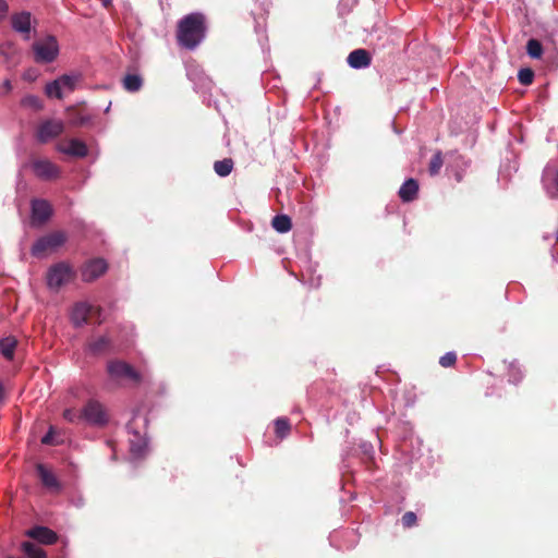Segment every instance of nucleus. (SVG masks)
Segmentation results:
<instances>
[{"label": "nucleus", "mask_w": 558, "mask_h": 558, "mask_svg": "<svg viewBox=\"0 0 558 558\" xmlns=\"http://www.w3.org/2000/svg\"><path fill=\"white\" fill-rule=\"evenodd\" d=\"M555 183H556V186L558 189V170H557V173H556Z\"/></svg>", "instance_id": "obj_40"}, {"label": "nucleus", "mask_w": 558, "mask_h": 558, "mask_svg": "<svg viewBox=\"0 0 558 558\" xmlns=\"http://www.w3.org/2000/svg\"><path fill=\"white\" fill-rule=\"evenodd\" d=\"M59 150L63 154L78 158H83L88 154L86 144L76 138L70 140L65 145H60Z\"/></svg>", "instance_id": "obj_14"}, {"label": "nucleus", "mask_w": 558, "mask_h": 558, "mask_svg": "<svg viewBox=\"0 0 558 558\" xmlns=\"http://www.w3.org/2000/svg\"><path fill=\"white\" fill-rule=\"evenodd\" d=\"M100 313V307L94 306L87 302H78L72 310L71 319L76 327H81L84 324L92 322L94 317L97 318V324H101V319L99 318Z\"/></svg>", "instance_id": "obj_6"}, {"label": "nucleus", "mask_w": 558, "mask_h": 558, "mask_svg": "<svg viewBox=\"0 0 558 558\" xmlns=\"http://www.w3.org/2000/svg\"><path fill=\"white\" fill-rule=\"evenodd\" d=\"M26 535L41 544L50 545L56 543L58 536L56 532L46 526H35L26 532Z\"/></svg>", "instance_id": "obj_13"}, {"label": "nucleus", "mask_w": 558, "mask_h": 558, "mask_svg": "<svg viewBox=\"0 0 558 558\" xmlns=\"http://www.w3.org/2000/svg\"><path fill=\"white\" fill-rule=\"evenodd\" d=\"M57 80L60 83L62 90L66 89L69 92H73L78 82V76L64 74Z\"/></svg>", "instance_id": "obj_28"}, {"label": "nucleus", "mask_w": 558, "mask_h": 558, "mask_svg": "<svg viewBox=\"0 0 558 558\" xmlns=\"http://www.w3.org/2000/svg\"><path fill=\"white\" fill-rule=\"evenodd\" d=\"M8 558H14V557H8Z\"/></svg>", "instance_id": "obj_42"}, {"label": "nucleus", "mask_w": 558, "mask_h": 558, "mask_svg": "<svg viewBox=\"0 0 558 558\" xmlns=\"http://www.w3.org/2000/svg\"><path fill=\"white\" fill-rule=\"evenodd\" d=\"M17 345L14 337H7L0 340V352L7 360H12Z\"/></svg>", "instance_id": "obj_22"}, {"label": "nucleus", "mask_w": 558, "mask_h": 558, "mask_svg": "<svg viewBox=\"0 0 558 558\" xmlns=\"http://www.w3.org/2000/svg\"><path fill=\"white\" fill-rule=\"evenodd\" d=\"M24 104L35 107L37 110H40L43 108V105L38 97L36 96H28L24 99Z\"/></svg>", "instance_id": "obj_36"}, {"label": "nucleus", "mask_w": 558, "mask_h": 558, "mask_svg": "<svg viewBox=\"0 0 558 558\" xmlns=\"http://www.w3.org/2000/svg\"><path fill=\"white\" fill-rule=\"evenodd\" d=\"M233 160L231 158H225L222 160H217L214 163V170L219 177H227L233 170Z\"/></svg>", "instance_id": "obj_23"}, {"label": "nucleus", "mask_w": 558, "mask_h": 558, "mask_svg": "<svg viewBox=\"0 0 558 558\" xmlns=\"http://www.w3.org/2000/svg\"><path fill=\"white\" fill-rule=\"evenodd\" d=\"M52 215V207L46 199H34L32 202V218L35 222L45 223Z\"/></svg>", "instance_id": "obj_12"}, {"label": "nucleus", "mask_w": 558, "mask_h": 558, "mask_svg": "<svg viewBox=\"0 0 558 558\" xmlns=\"http://www.w3.org/2000/svg\"><path fill=\"white\" fill-rule=\"evenodd\" d=\"M444 165V157L441 151H437L433 155L429 165H428V171L432 175L437 174L441 167Z\"/></svg>", "instance_id": "obj_29"}, {"label": "nucleus", "mask_w": 558, "mask_h": 558, "mask_svg": "<svg viewBox=\"0 0 558 558\" xmlns=\"http://www.w3.org/2000/svg\"><path fill=\"white\" fill-rule=\"evenodd\" d=\"M11 24L14 31L28 35L31 32V13L22 12L14 14L11 17Z\"/></svg>", "instance_id": "obj_18"}, {"label": "nucleus", "mask_w": 558, "mask_h": 558, "mask_svg": "<svg viewBox=\"0 0 558 558\" xmlns=\"http://www.w3.org/2000/svg\"><path fill=\"white\" fill-rule=\"evenodd\" d=\"M74 275L73 269L66 263H57L47 271V286L49 289L58 291L62 286L72 281Z\"/></svg>", "instance_id": "obj_2"}, {"label": "nucleus", "mask_w": 558, "mask_h": 558, "mask_svg": "<svg viewBox=\"0 0 558 558\" xmlns=\"http://www.w3.org/2000/svg\"><path fill=\"white\" fill-rule=\"evenodd\" d=\"M460 180H461L460 175L458 173H456V181H460Z\"/></svg>", "instance_id": "obj_41"}, {"label": "nucleus", "mask_w": 558, "mask_h": 558, "mask_svg": "<svg viewBox=\"0 0 558 558\" xmlns=\"http://www.w3.org/2000/svg\"><path fill=\"white\" fill-rule=\"evenodd\" d=\"M111 345V340L108 337L102 336L97 340L90 342L88 344V348L93 354H102L110 351Z\"/></svg>", "instance_id": "obj_21"}, {"label": "nucleus", "mask_w": 558, "mask_h": 558, "mask_svg": "<svg viewBox=\"0 0 558 558\" xmlns=\"http://www.w3.org/2000/svg\"><path fill=\"white\" fill-rule=\"evenodd\" d=\"M12 84L10 80H5L0 86V95H7L11 92Z\"/></svg>", "instance_id": "obj_37"}, {"label": "nucleus", "mask_w": 558, "mask_h": 558, "mask_svg": "<svg viewBox=\"0 0 558 558\" xmlns=\"http://www.w3.org/2000/svg\"><path fill=\"white\" fill-rule=\"evenodd\" d=\"M123 88L129 93H136L143 86V78L138 74H126L122 81Z\"/></svg>", "instance_id": "obj_19"}, {"label": "nucleus", "mask_w": 558, "mask_h": 558, "mask_svg": "<svg viewBox=\"0 0 558 558\" xmlns=\"http://www.w3.org/2000/svg\"><path fill=\"white\" fill-rule=\"evenodd\" d=\"M41 442L45 445H58L59 441L54 439V434L52 427H50L49 432L43 437Z\"/></svg>", "instance_id": "obj_35"}, {"label": "nucleus", "mask_w": 558, "mask_h": 558, "mask_svg": "<svg viewBox=\"0 0 558 558\" xmlns=\"http://www.w3.org/2000/svg\"><path fill=\"white\" fill-rule=\"evenodd\" d=\"M33 51L37 63H50L58 57L59 45L56 37L49 35L45 39L35 41Z\"/></svg>", "instance_id": "obj_3"}, {"label": "nucleus", "mask_w": 558, "mask_h": 558, "mask_svg": "<svg viewBox=\"0 0 558 558\" xmlns=\"http://www.w3.org/2000/svg\"><path fill=\"white\" fill-rule=\"evenodd\" d=\"M518 80L522 85H531L534 80V72L530 68L521 69L518 73Z\"/></svg>", "instance_id": "obj_31"}, {"label": "nucleus", "mask_w": 558, "mask_h": 558, "mask_svg": "<svg viewBox=\"0 0 558 558\" xmlns=\"http://www.w3.org/2000/svg\"><path fill=\"white\" fill-rule=\"evenodd\" d=\"M32 169L37 178L45 181L56 180L60 175L59 167L49 159H34Z\"/></svg>", "instance_id": "obj_9"}, {"label": "nucleus", "mask_w": 558, "mask_h": 558, "mask_svg": "<svg viewBox=\"0 0 558 558\" xmlns=\"http://www.w3.org/2000/svg\"><path fill=\"white\" fill-rule=\"evenodd\" d=\"M46 95L48 97H56L58 99L63 98L62 88L58 80H54L46 85Z\"/></svg>", "instance_id": "obj_30"}, {"label": "nucleus", "mask_w": 558, "mask_h": 558, "mask_svg": "<svg viewBox=\"0 0 558 558\" xmlns=\"http://www.w3.org/2000/svg\"><path fill=\"white\" fill-rule=\"evenodd\" d=\"M68 236L63 231H54L39 238L32 246V254L36 257H41L48 251H54L62 246Z\"/></svg>", "instance_id": "obj_4"}, {"label": "nucleus", "mask_w": 558, "mask_h": 558, "mask_svg": "<svg viewBox=\"0 0 558 558\" xmlns=\"http://www.w3.org/2000/svg\"><path fill=\"white\" fill-rule=\"evenodd\" d=\"M371 62V54L365 49H355L348 56V63L353 69L366 68Z\"/></svg>", "instance_id": "obj_15"}, {"label": "nucleus", "mask_w": 558, "mask_h": 558, "mask_svg": "<svg viewBox=\"0 0 558 558\" xmlns=\"http://www.w3.org/2000/svg\"><path fill=\"white\" fill-rule=\"evenodd\" d=\"M136 439H130V450L135 456H141L146 447V440L138 433L134 434Z\"/></svg>", "instance_id": "obj_27"}, {"label": "nucleus", "mask_w": 558, "mask_h": 558, "mask_svg": "<svg viewBox=\"0 0 558 558\" xmlns=\"http://www.w3.org/2000/svg\"><path fill=\"white\" fill-rule=\"evenodd\" d=\"M102 5L109 9L112 5V0H100Z\"/></svg>", "instance_id": "obj_39"}, {"label": "nucleus", "mask_w": 558, "mask_h": 558, "mask_svg": "<svg viewBox=\"0 0 558 558\" xmlns=\"http://www.w3.org/2000/svg\"><path fill=\"white\" fill-rule=\"evenodd\" d=\"M401 522H402L403 527L410 529V527L416 525L417 517L413 511H407L402 515Z\"/></svg>", "instance_id": "obj_33"}, {"label": "nucleus", "mask_w": 558, "mask_h": 558, "mask_svg": "<svg viewBox=\"0 0 558 558\" xmlns=\"http://www.w3.org/2000/svg\"><path fill=\"white\" fill-rule=\"evenodd\" d=\"M22 549L28 558H46L44 549L32 542H24Z\"/></svg>", "instance_id": "obj_24"}, {"label": "nucleus", "mask_w": 558, "mask_h": 558, "mask_svg": "<svg viewBox=\"0 0 558 558\" xmlns=\"http://www.w3.org/2000/svg\"><path fill=\"white\" fill-rule=\"evenodd\" d=\"M64 131V124L62 121L49 119L43 121L36 131V138L39 143L45 144L49 141L58 137Z\"/></svg>", "instance_id": "obj_8"}, {"label": "nucleus", "mask_w": 558, "mask_h": 558, "mask_svg": "<svg viewBox=\"0 0 558 558\" xmlns=\"http://www.w3.org/2000/svg\"><path fill=\"white\" fill-rule=\"evenodd\" d=\"M526 52L533 59H539L543 54V46L539 40L531 38L526 44Z\"/></svg>", "instance_id": "obj_26"}, {"label": "nucleus", "mask_w": 558, "mask_h": 558, "mask_svg": "<svg viewBox=\"0 0 558 558\" xmlns=\"http://www.w3.org/2000/svg\"><path fill=\"white\" fill-rule=\"evenodd\" d=\"M63 417L65 421L70 423H80L83 420L82 410L76 411L74 409H66L63 412Z\"/></svg>", "instance_id": "obj_32"}, {"label": "nucleus", "mask_w": 558, "mask_h": 558, "mask_svg": "<svg viewBox=\"0 0 558 558\" xmlns=\"http://www.w3.org/2000/svg\"><path fill=\"white\" fill-rule=\"evenodd\" d=\"M206 32V16L203 13L193 12L186 14L177 25L175 37L178 45L187 50H193L204 40Z\"/></svg>", "instance_id": "obj_1"}, {"label": "nucleus", "mask_w": 558, "mask_h": 558, "mask_svg": "<svg viewBox=\"0 0 558 558\" xmlns=\"http://www.w3.org/2000/svg\"><path fill=\"white\" fill-rule=\"evenodd\" d=\"M108 269V264L102 258H94L88 260L81 272L82 280L85 282H93L102 276Z\"/></svg>", "instance_id": "obj_11"}, {"label": "nucleus", "mask_w": 558, "mask_h": 558, "mask_svg": "<svg viewBox=\"0 0 558 558\" xmlns=\"http://www.w3.org/2000/svg\"><path fill=\"white\" fill-rule=\"evenodd\" d=\"M107 372L114 380L130 379L135 384L142 381L141 374L129 363L121 360H111L107 363Z\"/></svg>", "instance_id": "obj_5"}, {"label": "nucleus", "mask_w": 558, "mask_h": 558, "mask_svg": "<svg viewBox=\"0 0 558 558\" xmlns=\"http://www.w3.org/2000/svg\"><path fill=\"white\" fill-rule=\"evenodd\" d=\"M291 430V424L287 417H279L275 421V433L277 437L284 438Z\"/></svg>", "instance_id": "obj_25"}, {"label": "nucleus", "mask_w": 558, "mask_h": 558, "mask_svg": "<svg viewBox=\"0 0 558 558\" xmlns=\"http://www.w3.org/2000/svg\"><path fill=\"white\" fill-rule=\"evenodd\" d=\"M8 12V4L4 0H0V19L3 17Z\"/></svg>", "instance_id": "obj_38"}, {"label": "nucleus", "mask_w": 558, "mask_h": 558, "mask_svg": "<svg viewBox=\"0 0 558 558\" xmlns=\"http://www.w3.org/2000/svg\"><path fill=\"white\" fill-rule=\"evenodd\" d=\"M83 420L92 425L104 426L108 423V415L104 405L97 400H89L82 409Z\"/></svg>", "instance_id": "obj_7"}, {"label": "nucleus", "mask_w": 558, "mask_h": 558, "mask_svg": "<svg viewBox=\"0 0 558 558\" xmlns=\"http://www.w3.org/2000/svg\"><path fill=\"white\" fill-rule=\"evenodd\" d=\"M418 193V182L415 179H408L400 187L398 195L404 203L416 199Z\"/></svg>", "instance_id": "obj_16"}, {"label": "nucleus", "mask_w": 558, "mask_h": 558, "mask_svg": "<svg viewBox=\"0 0 558 558\" xmlns=\"http://www.w3.org/2000/svg\"><path fill=\"white\" fill-rule=\"evenodd\" d=\"M36 470L41 481V484L46 488L51 490H58L60 488V484L54 474L50 470H48L44 464H37Z\"/></svg>", "instance_id": "obj_17"}, {"label": "nucleus", "mask_w": 558, "mask_h": 558, "mask_svg": "<svg viewBox=\"0 0 558 558\" xmlns=\"http://www.w3.org/2000/svg\"><path fill=\"white\" fill-rule=\"evenodd\" d=\"M439 364L442 367L453 366V352H447L444 356H441L439 360Z\"/></svg>", "instance_id": "obj_34"}, {"label": "nucleus", "mask_w": 558, "mask_h": 558, "mask_svg": "<svg viewBox=\"0 0 558 558\" xmlns=\"http://www.w3.org/2000/svg\"><path fill=\"white\" fill-rule=\"evenodd\" d=\"M271 227L280 233H286L291 230L292 221L288 215H276L271 220Z\"/></svg>", "instance_id": "obj_20"}, {"label": "nucleus", "mask_w": 558, "mask_h": 558, "mask_svg": "<svg viewBox=\"0 0 558 558\" xmlns=\"http://www.w3.org/2000/svg\"><path fill=\"white\" fill-rule=\"evenodd\" d=\"M65 114L68 118L69 125L75 128L88 125L89 123H92L93 120L92 114L83 105L68 107L65 110Z\"/></svg>", "instance_id": "obj_10"}]
</instances>
